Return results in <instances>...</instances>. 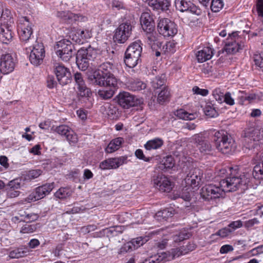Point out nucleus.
I'll use <instances>...</instances> for the list:
<instances>
[{
	"mask_svg": "<svg viewBox=\"0 0 263 263\" xmlns=\"http://www.w3.org/2000/svg\"><path fill=\"white\" fill-rule=\"evenodd\" d=\"M232 232H233V230H231V229L229 228L228 227H226L223 229L219 230L213 235L219 236L220 237H221L222 238H224V237L228 236Z\"/></svg>",
	"mask_w": 263,
	"mask_h": 263,
	"instance_id": "5fc2aeb1",
	"label": "nucleus"
},
{
	"mask_svg": "<svg viewBox=\"0 0 263 263\" xmlns=\"http://www.w3.org/2000/svg\"><path fill=\"white\" fill-rule=\"evenodd\" d=\"M140 58L125 53L124 63L129 68L135 67L138 64Z\"/></svg>",
	"mask_w": 263,
	"mask_h": 263,
	"instance_id": "58836bf2",
	"label": "nucleus"
},
{
	"mask_svg": "<svg viewBox=\"0 0 263 263\" xmlns=\"http://www.w3.org/2000/svg\"><path fill=\"white\" fill-rule=\"evenodd\" d=\"M53 130L58 134L65 136L70 144H74L78 142V140L77 135L69 126L66 125L57 126Z\"/></svg>",
	"mask_w": 263,
	"mask_h": 263,
	"instance_id": "a211bd4d",
	"label": "nucleus"
},
{
	"mask_svg": "<svg viewBox=\"0 0 263 263\" xmlns=\"http://www.w3.org/2000/svg\"><path fill=\"white\" fill-rule=\"evenodd\" d=\"M146 32V39L148 45L151 47L152 49H157V47L161 45L157 37V33L154 31H145Z\"/></svg>",
	"mask_w": 263,
	"mask_h": 263,
	"instance_id": "c85d7f7f",
	"label": "nucleus"
},
{
	"mask_svg": "<svg viewBox=\"0 0 263 263\" xmlns=\"http://www.w3.org/2000/svg\"><path fill=\"white\" fill-rule=\"evenodd\" d=\"M147 240L145 238L142 237H137L135 239H133L130 242L132 243L133 247H134L133 248L134 250L138 249L141 246H142Z\"/></svg>",
	"mask_w": 263,
	"mask_h": 263,
	"instance_id": "864d4df0",
	"label": "nucleus"
},
{
	"mask_svg": "<svg viewBox=\"0 0 263 263\" xmlns=\"http://www.w3.org/2000/svg\"><path fill=\"white\" fill-rule=\"evenodd\" d=\"M174 215V211L173 209H164L158 212L155 215L157 220L161 221L162 220H167L169 218Z\"/></svg>",
	"mask_w": 263,
	"mask_h": 263,
	"instance_id": "c9c22d12",
	"label": "nucleus"
},
{
	"mask_svg": "<svg viewBox=\"0 0 263 263\" xmlns=\"http://www.w3.org/2000/svg\"><path fill=\"white\" fill-rule=\"evenodd\" d=\"M133 244L131 243L130 241L125 243L120 249L118 252L119 254L124 253L127 252H130L133 250H134V247H133Z\"/></svg>",
	"mask_w": 263,
	"mask_h": 263,
	"instance_id": "6e6d98bb",
	"label": "nucleus"
},
{
	"mask_svg": "<svg viewBox=\"0 0 263 263\" xmlns=\"http://www.w3.org/2000/svg\"><path fill=\"white\" fill-rule=\"evenodd\" d=\"M242 226V222L241 220H237L231 222L228 225V228L233 230V232L236 229L241 228Z\"/></svg>",
	"mask_w": 263,
	"mask_h": 263,
	"instance_id": "69168bd1",
	"label": "nucleus"
},
{
	"mask_svg": "<svg viewBox=\"0 0 263 263\" xmlns=\"http://www.w3.org/2000/svg\"><path fill=\"white\" fill-rule=\"evenodd\" d=\"M204 112L206 116L215 117L217 116V112L212 106L207 105L204 108Z\"/></svg>",
	"mask_w": 263,
	"mask_h": 263,
	"instance_id": "603ef678",
	"label": "nucleus"
},
{
	"mask_svg": "<svg viewBox=\"0 0 263 263\" xmlns=\"http://www.w3.org/2000/svg\"><path fill=\"white\" fill-rule=\"evenodd\" d=\"M223 3L222 0H212L211 8L213 12H219L223 7Z\"/></svg>",
	"mask_w": 263,
	"mask_h": 263,
	"instance_id": "09e8293b",
	"label": "nucleus"
},
{
	"mask_svg": "<svg viewBox=\"0 0 263 263\" xmlns=\"http://www.w3.org/2000/svg\"><path fill=\"white\" fill-rule=\"evenodd\" d=\"M261 157L263 158V153H261ZM252 175L256 179H263V161L254 167Z\"/></svg>",
	"mask_w": 263,
	"mask_h": 263,
	"instance_id": "79ce46f5",
	"label": "nucleus"
},
{
	"mask_svg": "<svg viewBox=\"0 0 263 263\" xmlns=\"http://www.w3.org/2000/svg\"><path fill=\"white\" fill-rule=\"evenodd\" d=\"M167 254L165 252L158 253L154 256H151L149 259H146L144 263H160L162 261L168 260Z\"/></svg>",
	"mask_w": 263,
	"mask_h": 263,
	"instance_id": "72a5a7b5",
	"label": "nucleus"
},
{
	"mask_svg": "<svg viewBox=\"0 0 263 263\" xmlns=\"http://www.w3.org/2000/svg\"><path fill=\"white\" fill-rule=\"evenodd\" d=\"M0 17H1V23L3 24H6V25H11V24L13 23V20L12 17V14L10 10L7 8L3 9L0 8Z\"/></svg>",
	"mask_w": 263,
	"mask_h": 263,
	"instance_id": "7c9ffc66",
	"label": "nucleus"
},
{
	"mask_svg": "<svg viewBox=\"0 0 263 263\" xmlns=\"http://www.w3.org/2000/svg\"><path fill=\"white\" fill-rule=\"evenodd\" d=\"M189 168V171H186V176L184 178V181L186 185L190 186L192 189L198 187L202 183L203 171L197 168L194 167L189 162H185L183 170Z\"/></svg>",
	"mask_w": 263,
	"mask_h": 263,
	"instance_id": "20e7f679",
	"label": "nucleus"
},
{
	"mask_svg": "<svg viewBox=\"0 0 263 263\" xmlns=\"http://www.w3.org/2000/svg\"><path fill=\"white\" fill-rule=\"evenodd\" d=\"M175 5L176 9L181 12L189 11L197 15H200L202 13V10L200 8L190 1L175 0Z\"/></svg>",
	"mask_w": 263,
	"mask_h": 263,
	"instance_id": "4468645a",
	"label": "nucleus"
},
{
	"mask_svg": "<svg viewBox=\"0 0 263 263\" xmlns=\"http://www.w3.org/2000/svg\"><path fill=\"white\" fill-rule=\"evenodd\" d=\"M243 137L247 148L258 150L263 144V129L256 126L249 128L244 131Z\"/></svg>",
	"mask_w": 263,
	"mask_h": 263,
	"instance_id": "f03ea898",
	"label": "nucleus"
},
{
	"mask_svg": "<svg viewBox=\"0 0 263 263\" xmlns=\"http://www.w3.org/2000/svg\"><path fill=\"white\" fill-rule=\"evenodd\" d=\"M118 103L124 108H129L140 103V100L127 92L120 93L118 95Z\"/></svg>",
	"mask_w": 263,
	"mask_h": 263,
	"instance_id": "dca6fc26",
	"label": "nucleus"
},
{
	"mask_svg": "<svg viewBox=\"0 0 263 263\" xmlns=\"http://www.w3.org/2000/svg\"><path fill=\"white\" fill-rule=\"evenodd\" d=\"M213 55V49L209 47H204L196 53V58L198 62L203 63L211 59Z\"/></svg>",
	"mask_w": 263,
	"mask_h": 263,
	"instance_id": "bb28decb",
	"label": "nucleus"
},
{
	"mask_svg": "<svg viewBox=\"0 0 263 263\" xmlns=\"http://www.w3.org/2000/svg\"><path fill=\"white\" fill-rule=\"evenodd\" d=\"M71 194L72 191L69 188L61 187L55 193L54 196L58 198L63 199L70 196Z\"/></svg>",
	"mask_w": 263,
	"mask_h": 263,
	"instance_id": "37998d69",
	"label": "nucleus"
},
{
	"mask_svg": "<svg viewBox=\"0 0 263 263\" xmlns=\"http://www.w3.org/2000/svg\"><path fill=\"white\" fill-rule=\"evenodd\" d=\"M221 181L216 184H210L203 186L200 194L202 198L210 200L223 197L226 192L224 188L221 186Z\"/></svg>",
	"mask_w": 263,
	"mask_h": 263,
	"instance_id": "423d86ee",
	"label": "nucleus"
},
{
	"mask_svg": "<svg viewBox=\"0 0 263 263\" xmlns=\"http://www.w3.org/2000/svg\"><path fill=\"white\" fill-rule=\"evenodd\" d=\"M199 149L202 153H208L212 150V146L208 141L204 140L198 146Z\"/></svg>",
	"mask_w": 263,
	"mask_h": 263,
	"instance_id": "3c124183",
	"label": "nucleus"
},
{
	"mask_svg": "<svg viewBox=\"0 0 263 263\" xmlns=\"http://www.w3.org/2000/svg\"><path fill=\"white\" fill-rule=\"evenodd\" d=\"M195 94L200 95L202 96H205L208 94L209 91L205 89H201L198 86H194L192 89Z\"/></svg>",
	"mask_w": 263,
	"mask_h": 263,
	"instance_id": "0e129e2a",
	"label": "nucleus"
},
{
	"mask_svg": "<svg viewBox=\"0 0 263 263\" xmlns=\"http://www.w3.org/2000/svg\"><path fill=\"white\" fill-rule=\"evenodd\" d=\"M73 45L71 43L66 40H61L57 43L54 49L57 55L63 61H68L72 57Z\"/></svg>",
	"mask_w": 263,
	"mask_h": 263,
	"instance_id": "0eeeda50",
	"label": "nucleus"
},
{
	"mask_svg": "<svg viewBox=\"0 0 263 263\" xmlns=\"http://www.w3.org/2000/svg\"><path fill=\"white\" fill-rule=\"evenodd\" d=\"M223 102H225L229 105H233L234 104V100L232 98L231 95L229 92H228L224 95Z\"/></svg>",
	"mask_w": 263,
	"mask_h": 263,
	"instance_id": "e2e57ef3",
	"label": "nucleus"
},
{
	"mask_svg": "<svg viewBox=\"0 0 263 263\" xmlns=\"http://www.w3.org/2000/svg\"><path fill=\"white\" fill-rule=\"evenodd\" d=\"M11 25H6L0 23V42L8 44L12 39Z\"/></svg>",
	"mask_w": 263,
	"mask_h": 263,
	"instance_id": "5701e85b",
	"label": "nucleus"
},
{
	"mask_svg": "<svg viewBox=\"0 0 263 263\" xmlns=\"http://www.w3.org/2000/svg\"><path fill=\"white\" fill-rule=\"evenodd\" d=\"M44 57L45 49L43 44L36 41L32 46L29 60L33 65L38 66L43 63Z\"/></svg>",
	"mask_w": 263,
	"mask_h": 263,
	"instance_id": "9d476101",
	"label": "nucleus"
},
{
	"mask_svg": "<svg viewBox=\"0 0 263 263\" xmlns=\"http://www.w3.org/2000/svg\"><path fill=\"white\" fill-rule=\"evenodd\" d=\"M115 93V90L112 88H104L99 90L98 94L101 98L106 100L111 98Z\"/></svg>",
	"mask_w": 263,
	"mask_h": 263,
	"instance_id": "c03bdc74",
	"label": "nucleus"
},
{
	"mask_svg": "<svg viewBox=\"0 0 263 263\" xmlns=\"http://www.w3.org/2000/svg\"><path fill=\"white\" fill-rule=\"evenodd\" d=\"M191 141L196 144L198 147L204 141L203 137L200 134H195L191 138Z\"/></svg>",
	"mask_w": 263,
	"mask_h": 263,
	"instance_id": "680f3d73",
	"label": "nucleus"
},
{
	"mask_svg": "<svg viewBox=\"0 0 263 263\" xmlns=\"http://www.w3.org/2000/svg\"><path fill=\"white\" fill-rule=\"evenodd\" d=\"M158 30L164 36H173L177 33L176 25L167 18H159L157 25Z\"/></svg>",
	"mask_w": 263,
	"mask_h": 263,
	"instance_id": "1a4fd4ad",
	"label": "nucleus"
},
{
	"mask_svg": "<svg viewBox=\"0 0 263 263\" xmlns=\"http://www.w3.org/2000/svg\"><path fill=\"white\" fill-rule=\"evenodd\" d=\"M212 95L219 103L223 102L224 93L220 88H216L213 91Z\"/></svg>",
	"mask_w": 263,
	"mask_h": 263,
	"instance_id": "8fccbe9b",
	"label": "nucleus"
},
{
	"mask_svg": "<svg viewBox=\"0 0 263 263\" xmlns=\"http://www.w3.org/2000/svg\"><path fill=\"white\" fill-rule=\"evenodd\" d=\"M133 26L130 23L121 24L115 30L113 39L116 43H124L132 34Z\"/></svg>",
	"mask_w": 263,
	"mask_h": 263,
	"instance_id": "6e6552de",
	"label": "nucleus"
},
{
	"mask_svg": "<svg viewBox=\"0 0 263 263\" xmlns=\"http://www.w3.org/2000/svg\"><path fill=\"white\" fill-rule=\"evenodd\" d=\"M231 173L229 177L221 180V186L224 188L226 192H234L241 189L245 190L247 185L250 182V174L248 173L240 174L236 170L229 168Z\"/></svg>",
	"mask_w": 263,
	"mask_h": 263,
	"instance_id": "f257e3e1",
	"label": "nucleus"
},
{
	"mask_svg": "<svg viewBox=\"0 0 263 263\" xmlns=\"http://www.w3.org/2000/svg\"><path fill=\"white\" fill-rule=\"evenodd\" d=\"M154 186L162 192H170L172 189V184L170 180L162 174L154 177Z\"/></svg>",
	"mask_w": 263,
	"mask_h": 263,
	"instance_id": "2eb2a0df",
	"label": "nucleus"
},
{
	"mask_svg": "<svg viewBox=\"0 0 263 263\" xmlns=\"http://www.w3.org/2000/svg\"><path fill=\"white\" fill-rule=\"evenodd\" d=\"M170 97V91L167 87L164 86L158 95L157 102L160 104H163L164 102L169 101Z\"/></svg>",
	"mask_w": 263,
	"mask_h": 263,
	"instance_id": "4c0bfd02",
	"label": "nucleus"
},
{
	"mask_svg": "<svg viewBox=\"0 0 263 263\" xmlns=\"http://www.w3.org/2000/svg\"><path fill=\"white\" fill-rule=\"evenodd\" d=\"M254 61L255 65L260 69L263 71V54H256L254 57Z\"/></svg>",
	"mask_w": 263,
	"mask_h": 263,
	"instance_id": "13d9d810",
	"label": "nucleus"
},
{
	"mask_svg": "<svg viewBox=\"0 0 263 263\" xmlns=\"http://www.w3.org/2000/svg\"><path fill=\"white\" fill-rule=\"evenodd\" d=\"M16 63V59L11 54H3L0 58V71L6 74L12 72Z\"/></svg>",
	"mask_w": 263,
	"mask_h": 263,
	"instance_id": "f8f14e48",
	"label": "nucleus"
},
{
	"mask_svg": "<svg viewBox=\"0 0 263 263\" xmlns=\"http://www.w3.org/2000/svg\"><path fill=\"white\" fill-rule=\"evenodd\" d=\"M191 189L190 187L183 189L182 192L180 194V197L185 201H189L191 198V194L190 193Z\"/></svg>",
	"mask_w": 263,
	"mask_h": 263,
	"instance_id": "4d7b16f0",
	"label": "nucleus"
},
{
	"mask_svg": "<svg viewBox=\"0 0 263 263\" xmlns=\"http://www.w3.org/2000/svg\"><path fill=\"white\" fill-rule=\"evenodd\" d=\"M74 80L78 89V95L82 97H89L91 92L84 81L82 74L77 72L74 74Z\"/></svg>",
	"mask_w": 263,
	"mask_h": 263,
	"instance_id": "412c9836",
	"label": "nucleus"
},
{
	"mask_svg": "<svg viewBox=\"0 0 263 263\" xmlns=\"http://www.w3.org/2000/svg\"><path fill=\"white\" fill-rule=\"evenodd\" d=\"M54 188V183H47L36 188L35 193L30 195L27 200L36 201L44 198Z\"/></svg>",
	"mask_w": 263,
	"mask_h": 263,
	"instance_id": "f3484780",
	"label": "nucleus"
},
{
	"mask_svg": "<svg viewBox=\"0 0 263 263\" xmlns=\"http://www.w3.org/2000/svg\"><path fill=\"white\" fill-rule=\"evenodd\" d=\"M128 87L133 91H139L146 88V84L138 80H130L128 82Z\"/></svg>",
	"mask_w": 263,
	"mask_h": 263,
	"instance_id": "e433bc0d",
	"label": "nucleus"
},
{
	"mask_svg": "<svg viewBox=\"0 0 263 263\" xmlns=\"http://www.w3.org/2000/svg\"><path fill=\"white\" fill-rule=\"evenodd\" d=\"M37 229L36 224H30L27 222L21 229L20 233L22 234H29L34 232Z\"/></svg>",
	"mask_w": 263,
	"mask_h": 263,
	"instance_id": "de8ad7c7",
	"label": "nucleus"
},
{
	"mask_svg": "<svg viewBox=\"0 0 263 263\" xmlns=\"http://www.w3.org/2000/svg\"><path fill=\"white\" fill-rule=\"evenodd\" d=\"M135 155L138 158L142 159L146 162L149 161L152 159L150 157H146L143 154V151L140 149H138L136 151Z\"/></svg>",
	"mask_w": 263,
	"mask_h": 263,
	"instance_id": "338daca9",
	"label": "nucleus"
},
{
	"mask_svg": "<svg viewBox=\"0 0 263 263\" xmlns=\"http://www.w3.org/2000/svg\"><path fill=\"white\" fill-rule=\"evenodd\" d=\"M96 51L91 47L79 50L76 57V63L79 68L82 71L86 70L90 62L96 58Z\"/></svg>",
	"mask_w": 263,
	"mask_h": 263,
	"instance_id": "39448f33",
	"label": "nucleus"
},
{
	"mask_svg": "<svg viewBox=\"0 0 263 263\" xmlns=\"http://www.w3.org/2000/svg\"><path fill=\"white\" fill-rule=\"evenodd\" d=\"M158 5L156 10H167L170 6V2L168 0H159Z\"/></svg>",
	"mask_w": 263,
	"mask_h": 263,
	"instance_id": "052dcab7",
	"label": "nucleus"
},
{
	"mask_svg": "<svg viewBox=\"0 0 263 263\" xmlns=\"http://www.w3.org/2000/svg\"><path fill=\"white\" fill-rule=\"evenodd\" d=\"M176 51V44L173 42H168L164 45L161 51L164 54L173 53Z\"/></svg>",
	"mask_w": 263,
	"mask_h": 263,
	"instance_id": "49530a36",
	"label": "nucleus"
},
{
	"mask_svg": "<svg viewBox=\"0 0 263 263\" xmlns=\"http://www.w3.org/2000/svg\"><path fill=\"white\" fill-rule=\"evenodd\" d=\"M163 144V141L162 139L156 138L148 141L144 145V147L147 150L156 149L160 148Z\"/></svg>",
	"mask_w": 263,
	"mask_h": 263,
	"instance_id": "f704fd0d",
	"label": "nucleus"
},
{
	"mask_svg": "<svg viewBox=\"0 0 263 263\" xmlns=\"http://www.w3.org/2000/svg\"><path fill=\"white\" fill-rule=\"evenodd\" d=\"M31 24L26 16H22L18 20V32L20 37L23 41H28L32 33Z\"/></svg>",
	"mask_w": 263,
	"mask_h": 263,
	"instance_id": "9b49d317",
	"label": "nucleus"
},
{
	"mask_svg": "<svg viewBox=\"0 0 263 263\" xmlns=\"http://www.w3.org/2000/svg\"><path fill=\"white\" fill-rule=\"evenodd\" d=\"M140 22L144 31H154V23L153 18L148 12L142 13L140 17Z\"/></svg>",
	"mask_w": 263,
	"mask_h": 263,
	"instance_id": "a878e982",
	"label": "nucleus"
},
{
	"mask_svg": "<svg viewBox=\"0 0 263 263\" xmlns=\"http://www.w3.org/2000/svg\"><path fill=\"white\" fill-rule=\"evenodd\" d=\"M173 258H175L176 257H179L180 255H184L187 253L185 250L183 248H175L171 250V252Z\"/></svg>",
	"mask_w": 263,
	"mask_h": 263,
	"instance_id": "bf43d9fd",
	"label": "nucleus"
},
{
	"mask_svg": "<svg viewBox=\"0 0 263 263\" xmlns=\"http://www.w3.org/2000/svg\"><path fill=\"white\" fill-rule=\"evenodd\" d=\"M124 142V140L121 137H118L112 140L105 148V152L107 153H111L118 150Z\"/></svg>",
	"mask_w": 263,
	"mask_h": 263,
	"instance_id": "c756f323",
	"label": "nucleus"
},
{
	"mask_svg": "<svg viewBox=\"0 0 263 263\" xmlns=\"http://www.w3.org/2000/svg\"><path fill=\"white\" fill-rule=\"evenodd\" d=\"M238 33L236 32H232L229 34L224 47V50L228 54H235L240 49V46L236 42V37Z\"/></svg>",
	"mask_w": 263,
	"mask_h": 263,
	"instance_id": "6ab92c4d",
	"label": "nucleus"
},
{
	"mask_svg": "<svg viewBox=\"0 0 263 263\" xmlns=\"http://www.w3.org/2000/svg\"><path fill=\"white\" fill-rule=\"evenodd\" d=\"M191 234L188 232L187 230L183 229L173 235V240L175 242H180L184 239H188L190 237Z\"/></svg>",
	"mask_w": 263,
	"mask_h": 263,
	"instance_id": "a19ab883",
	"label": "nucleus"
},
{
	"mask_svg": "<svg viewBox=\"0 0 263 263\" xmlns=\"http://www.w3.org/2000/svg\"><path fill=\"white\" fill-rule=\"evenodd\" d=\"M127 157H119L109 158L111 169H116L126 163Z\"/></svg>",
	"mask_w": 263,
	"mask_h": 263,
	"instance_id": "ea45409f",
	"label": "nucleus"
},
{
	"mask_svg": "<svg viewBox=\"0 0 263 263\" xmlns=\"http://www.w3.org/2000/svg\"><path fill=\"white\" fill-rule=\"evenodd\" d=\"M58 16L62 18L67 23H71L76 21H84L86 18L84 16L78 14H74L70 12L62 11L58 13Z\"/></svg>",
	"mask_w": 263,
	"mask_h": 263,
	"instance_id": "b1692460",
	"label": "nucleus"
},
{
	"mask_svg": "<svg viewBox=\"0 0 263 263\" xmlns=\"http://www.w3.org/2000/svg\"><path fill=\"white\" fill-rule=\"evenodd\" d=\"M29 254V250L26 247H20L15 249L9 253V256L12 258H18L27 256Z\"/></svg>",
	"mask_w": 263,
	"mask_h": 263,
	"instance_id": "473e14b6",
	"label": "nucleus"
},
{
	"mask_svg": "<svg viewBox=\"0 0 263 263\" xmlns=\"http://www.w3.org/2000/svg\"><path fill=\"white\" fill-rule=\"evenodd\" d=\"M165 81L164 74L156 76L151 82L152 86L155 89H159L164 85Z\"/></svg>",
	"mask_w": 263,
	"mask_h": 263,
	"instance_id": "a18cd8bd",
	"label": "nucleus"
},
{
	"mask_svg": "<svg viewBox=\"0 0 263 263\" xmlns=\"http://www.w3.org/2000/svg\"><path fill=\"white\" fill-rule=\"evenodd\" d=\"M54 69L57 80L61 85H65L70 82L71 74L67 68L62 64H56Z\"/></svg>",
	"mask_w": 263,
	"mask_h": 263,
	"instance_id": "ddd939ff",
	"label": "nucleus"
},
{
	"mask_svg": "<svg viewBox=\"0 0 263 263\" xmlns=\"http://www.w3.org/2000/svg\"><path fill=\"white\" fill-rule=\"evenodd\" d=\"M22 180L16 178L10 181L6 186L7 195L9 198H15L19 196L20 192L18 190L21 187Z\"/></svg>",
	"mask_w": 263,
	"mask_h": 263,
	"instance_id": "4be33fe9",
	"label": "nucleus"
},
{
	"mask_svg": "<svg viewBox=\"0 0 263 263\" xmlns=\"http://www.w3.org/2000/svg\"><path fill=\"white\" fill-rule=\"evenodd\" d=\"M140 41H135L130 44L125 51V53L140 58L142 48Z\"/></svg>",
	"mask_w": 263,
	"mask_h": 263,
	"instance_id": "cd10ccee",
	"label": "nucleus"
},
{
	"mask_svg": "<svg viewBox=\"0 0 263 263\" xmlns=\"http://www.w3.org/2000/svg\"><path fill=\"white\" fill-rule=\"evenodd\" d=\"M175 115L180 119L185 120H192L198 117V114L197 112L189 113L183 109L177 110L175 112Z\"/></svg>",
	"mask_w": 263,
	"mask_h": 263,
	"instance_id": "2f4dec72",
	"label": "nucleus"
},
{
	"mask_svg": "<svg viewBox=\"0 0 263 263\" xmlns=\"http://www.w3.org/2000/svg\"><path fill=\"white\" fill-rule=\"evenodd\" d=\"M256 6L258 16L263 17V0H258Z\"/></svg>",
	"mask_w": 263,
	"mask_h": 263,
	"instance_id": "774afa93",
	"label": "nucleus"
},
{
	"mask_svg": "<svg viewBox=\"0 0 263 263\" xmlns=\"http://www.w3.org/2000/svg\"><path fill=\"white\" fill-rule=\"evenodd\" d=\"M95 79L96 84L100 86L109 87V88H112L114 90L117 86L118 80L113 73L103 75V76L97 77Z\"/></svg>",
	"mask_w": 263,
	"mask_h": 263,
	"instance_id": "aec40b11",
	"label": "nucleus"
},
{
	"mask_svg": "<svg viewBox=\"0 0 263 263\" xmlns=\"http://www.w3.org/2000/svg\"><path fill=\"white\" fill-rule=\"evenodd\" d=\"M116 70L117 68L115 65L110 62H104L98 66V73L96 75L97 77L108 75L115 73Z\"/></svg>",
	"mask_w": 263,
	"mask_h": 263,
	"instance_id": "393cba45",
	"label": "nucleus"
},
{
	"mask_svg": "<svg viewBox=\"0 0 263 263\" xmlns=\"http://www.w3.org/2000/svg\"><path fill=\"white\" fill-rule=\"evenodd\" d=\"M214 141L216 148L223 154H229L236 148L235 141L224 130L215 132Z\"/></svg>",
	"mask_w": 263,
	"mask_h": 263,
	"instance_id": "7ed1b4c3",
	"label": "nucleus"
}]
</instances>
